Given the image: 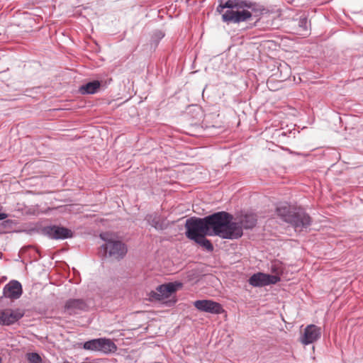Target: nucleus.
Wrapping results in <instances>:
<instances>
[{
  "label": "nucleus",
  "instance_id": "15",
  "mask_svg": "<svg viewBox=\"0 0 363 363\" xmlns=\"http://www.w3.org/2000/svg\"><path fill=\"white\" fill-rule=\"evenodd\" d=\"M145 220L150 225L157 230H163L166 228L164 218L157 213L147 215Z\"/></svg>",
  "mask_w": 363,
  "mask_h": 363
},
{
  "label": "nucleus",
  "instance_id": "16",
  "mask_svg": "<svg viewBox=\"0 0 363 363\" xmlns=\"http://www.w3.org/2000/svg\"><path fill=\"white\" fill-rule=\"evenodd\" d=\"M100 86V82L94 80L81 86L79 91L82 94H94L99 91Z\"/></svg>",
  "mask_w": 363,
  "mask_h": 363
},
{
  "label": "nucleus",
  "instance_id": "10",
  "mask_svg": "<svg viewBox=\"0 0 363 363\" xmlns=\"http://www.w3.org/2000/svg\"><path fill=\"white\" fill-rule=\"evenodd\" d=\"M320 335V328L313 324L308 325L304 329L303 334L300 337V342L304 345H308L317 341Z\"/></svg>",
  "mask_w": 363,
  "mask_h": 363
},
{
  "label": "nucleus",
  "instance_id": "12",
  "mask_svg": "<svg viewBox=\"0 0 363 363\" xmlns=\"http://www.w3.org/2000/svg\"><path fill=\"white\" fill-rule=\"evenodd\" d=\"M23 316L20 310H12L7 308L0 311V323L10 325L17 322Z\"/></svg>",
  "mask_w": 363,
  "mask_h": 363
},
{
  "label": "nucleus",
  "instance_id": "24",
  "mask_svg": "<svg viewBox=\"0 0 363 363\" xmlns=\"http://www.w3.org/2000/svg\"><path fill=\"white\" fill-rule=\"evenodd\" d=\"M2 362V358L0 357V363Z\"/></svg>",
  "mask_w": 363,
  "mask_h": 363
},
{
  "label": "nucleus",
  "instance_id": "7",
  "mask_svg": "<svg viewBox=\"0 0 363 363\" xmlns=\"http://www.w3.org/2000/svg\"><path fill=\"white\" fill-rule=\"evenodd\" d=\"M279 281L280 277L277 275L257 272L250 277L248 282L252 286L262 287L270 284H275Z\"/></svg>",
  "mask_w": 363,
  "mask_h": 363
},
{
  "label": "nucleus",
  "instance_id": "17",
  "mask_svg": "<svg viewBox=\"0 0 363 363\" xmlns=\"http://www.w3.org/2000/svg\"><path fill=\"white\" fill-rule=\"evenodd\" d=\"M257 217L255 214H245L240 220L239 225L245 229H251L256 225Z\"/></svg>",
  "mask_w": 363,
  "mask_h": 363
},
{
  "label": "nucleus",
  "instance_id": "11",
  "mask_svg": "<svg viewBox=\"0 0 363 363\" xmlns=\"http://www.w3.org/2000/svg\"><path fill=\"white\" fill-rule=\"evenodd\" d=\"M194 306L200 311L213 314H220L223 311L219 303L211 300H198L194 301Z\"/></svg>",
  "mask_w": 363,
  "mask_h": 363
},
{
  "label": "nucleus",
  "instance_id": "20",
  "mask_svg": "<svg viewBox=\"0 0 363 363\" xmlns=\"http://www.w3.org/2000/svg\"><path fill=\"white\" fill-rule=\"evenodd\" d=\"M27 360L29 363H42L41 357L36 352H30L26 354Z\"/></svg>",
  "mask_w": 363,
  "mask_h": 363
},
{
  "label": "nucleus",
  "instance_id": "14",
  "mask_svg": "<svg viewBox=\"0 0 363 363\" xmlns=\"http://www.w3.org/2000/svg\"><path fill=\"white\" fill-rule=\"evenodd\" d=\"M65 308L69 314L72 315L82 311H86L88 306L83 299L71 298L66 301Z\"/></svg>",
  "mask_w": 363,
  "mask_h": 363
},
{
  "label": "nucleus",
  "instance_id": "21",
  "mask_svg": "<svg viewBox=\"0 0 363 363\" xmlns=\"http://www.w3.org/2000/svg\"><path fill=\"white\" fill-rule=\"evenodd\" d=\"M298 31L303 34V32L308 31V21L306 17H300L298 20Z\"/></svg>",
  "mask_w": 363,
  "mask_h": 363
},
{
  "label": "nucleus",
  "instance_id": "19",
  "mask_svg": "<svg viewBox=\"0 0 363 363\" xmlns=\"http://www.w3.org/2000/svg\"><path fill=\"white\" fill-rule=\"evenodd\" d=\"M206 236V235H201L194 241L206 249L207 251L212 252L213 250V245L209 240L205 238Z\"/></svg>",
  "mask_w": 363,
  "mask_h": 363
},
{
  "label": "nucleus",
  "instance_id": "13",
  "mask_svg": "<svg viewBox=\"0 0 363 363\" xmlns=\"http://www.w3.org/2000/svg\"><path fill=\"white\" fill-rule=\"evenodd\" d=\"M22 286L18 281L13 280L9 281L4 287V296L10 299H17L22 294Z\"/></svg>",
  "mask_w": 363,
  "mask_h": 363
},
{
  "label": "nucleus",
  "instance_id": "2",
  "mask_svg": "<svg viewBox=\"0 0 363 363\" xmlns=\"http://www.w3.org/2000/svg\"><path fill=\"white\" fill-rule=\"evenodd\" d=\"M233 216L225 211L214 213L205 217L208 236L216 235L223 239H238L242 230L239 223L232 222Z\"/></svg>",
  "mask_w": 363,
  "mask_h": 363
},
{
  "label": "nucleus",
  "instance_id": "4",
  "mask_svg": "<svg viewBox=\"0 0 363 363\" xmlns=\"http://www.w3.org/2000/svg\"><path fill=\"white\" fill-rule=\"evenodd\" d=\"M83 349L91 352L109 354L115 352L117 350L116 344L107 338H97L83 343Z\"/></svg>",
  "mask_w": 363,
  "mask_h": 363
},
{
  "label": "nucleus",
  "instance_id": "22",
  "mask_svg": "<svg viewBox=\"0 0 363 363\" xmlns=\"http://www.w3.org/2000/svg\"><path fill=\"white\" fill-rule=\"evenodd\" d=\"M271 271L275 274L274 275L279 277V274L282 271L281 263L279 262H272L271 265Z\"/></svg>",
  "mask_w": 363,
  "mask_h": 363
},
{
  "label": "nucleus",
  "instance_id": "3",
  "mask_svg": "<svg viewBox=\"0 0 363 363\" xmlns=\"http://www.w3.org/2000/svg\"><path fill=\"white\" fill-rule=\"evenodd\" d=\"M186 233L185 235L187 238L191 240H194L201 235H208V227L205 220V217H191L186 220L184 225Z\"/></svg>",
  "mask_w": 363,
  "mask_h": 363
},
{
  "label": "nucleus",
  "instance_id": "25",
  "mask_svg": "<svg viewBox=\"0 0 363 363\" xmlns=\"http://www.w3.org/2000/svg\"><path fill=\"white\" fill-rule=\"evenodd\" d=\"M176 302V300L172 301V303H174Z\"/></svg>",
  "mask_w": 363,
  "mask_h": 363
},
{
  "label": "nucleus",
  "instance_id": "23",
  "mask_svg": "<svg viewBox=\"0 0 363 363\" xmlns=\"http://www.w3.org/2000/svg\"><path fill=\"white\" fill-rule=\"evenodd\" d=\"M8 217V215L5 213H0V220H4ZM9 223V220L4 221L0 224V233L3 231V228L6 226Z\"/></svg>",
  "mask_w": 363,
  "mask_h": 363
},
{
  "label": "nucleus",
  "instance_id": "1",
  "mask_svg": "<svg viewBox=\"0 0 363 363\" xmlns=\"http://www.w3.org/2000/svg\"><path fill=\"white\" fill-rule=\"evenodd\" d=\"M265 9L256 3L247 0H228L222 2L216 8V11L222 14L223 22L239 23L247 21L252 16H259Z\"/></svg>",
  "mask_w": 363,
  "mask_h": 363
},
{
  "label": "nucleus",
  "instance_id": "5",
  "mask_svg": "<svg viewBox=\"0 0 363 363\" xmlns=\"http://www.w3.org/2000/svg\"><path fill=\"white\" fill-rule=\"evenodd\" d=\"M101 238L106 241V244L102 245L105 255L108 254L109 257L118 260L126 255L127 247L121 241L111 239L107 240L102 235H101Z\"/></svg>",
  "mask_w": 363,
  "mask_h": 363
},
{
  "label": "nucleus",
  "instance_id": "8",
  "mask_svg": "<svg viewBox=\"0 0 363 363\" xmlns=\"http://www.w3.org/2000/svg\"><path fill=\"white\" fill-rule=\"evenodd\" d=\"M312 219L310 216L303 211L293 212L292 217L289 223L296 231H302L307 228L311 224Z\"/></svg>",
  "mask_w": 363,
  "mask_h": 363
},
{
  "label": "nucleus",
  "instance_id": "9",
  "mask_svg": "<svg viewBox=\"0 0 363 363\" xmlns=\"http://www.w3.org/2000/svg\"><path fill=\"white\" fill-rule=\"evenodd\" d=\"M42 232L43 235L55 240L69 238L73 235L71 230L57 225L45 226Z\"/></svg>",
  "mask_w": 363,
  "mask_h": 363
},
{
  "label": "nucleus",
  "instance_id": "18",
  "mask_svg": "<svg viewBox=\"0 0 363 363\" xmlns=\"http://www.w3.org/2000/svg\"><path fill=\"white\" fill-rule=\"evenodd\" d=\"M276 212L284 221L289 223L294 211H291L287 205H283L277 207Z\"/></svg>",
  "mask_w": 363,
  "mask_h": 363
},
{
  "label": "nucleus",
  "instance_id": "6",
  "mask_svg": "<svg viewBox=\"0 0 363 363\" xmlns=\"http://www.w3.org/2000/svg\"><path fill=\"white\" fill-rule=\"evenodd\" d=\"M180 283H168L162 284L156 288L155 291H151L148 294L149 300L150 301H162L168 298L174 293L177 288L181 286Z\"/></svg>",
  "mask_w": 363,
  "mask_h": 363
}]
</instances>
